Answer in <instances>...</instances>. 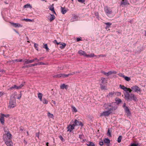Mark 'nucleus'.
<instances>
[{
  "instance_id": "obj_1",
  "label": "nucleus",
  "mask_w": 146,
  "mask_h": 146,
  "mask_svg": "<svg viewBox=\"0 0 146 146\" xmlns=\"http://www.w3.org/2000/svg\"><path fill=\"white\" fill-rule=\"evenodd\" d=\"M125 99L128 101H130L132 100L135 102L137 101V97L133 94H131L129 95V94H127L125 95Z\"/></svg>"
},
{
  "instance_id": "obj_2",
  "label": "nucleus",
  "mask_w": 146,
  "mask_h": 146,
  "mask_svg": "<svg viewBox=\"0 0 146 146\" xmlns=\"http://www.w3.org/2000/svg\"><path fill=\"white\" fill-rule=\"evenodd\" d=\"M116 109L117 107H112L111 108H110L108 110L103 111L101 113L100 116H108L111 113V111L115 110Z\"/></svg>"
},
{
  "instance_id": "obj_3",
  "label": "nucleus",
  "mask_w": 146,
  "mask_h": 146,
  "mask_svg": "<svg viewBox=\"0 0 146 146\" xmlns=\"http://www.w3.org/2000/svg\"><path fill=\"white\" fill-rule=\"evenodd\" d=\"M16 106L15 98L14 97H11L9 103V107L10 108H13Z\"/></svg>"
},
{
  "instance_id": "obj_4",
  "label": "nucleus",
  "mask_w": 146,
  "mask_h": 146,
  "mask_svg": "<svg viewBox=\"0 0 146 146\" xmlns=\"http://www.w3.org/2000/svg\"><path fill=\"white\" fill-rule=\"evenodd\" d=\"M131 89V92L133 91L134 92L139 93H140L139 94H140V93H141V89L138 86L136 85L132 86Z\"/></svg>"
},
{
  "instance_id": "obj_5",
  "label": "nucleus",
  "mask_w": 146,
  "mask_h": 146,
  "mask_svg": "<svg viewBox=\"0 0 146 146\" xmlns=\"http://www.w3.org/2000/svg\"><path fill=\"white\" fill-rule=\"evenodd\" d=\"M79 73V72H74L72 73H70V74H60L57 75L56 76V77H62L63 78L67 77H68L69 76L73 75V74H75L76 73Z\"/></svg>"
},
{
  "instance_id": "obj_6",
  "label": "nucleus",
  "mask_w": 146,
  "mask_h": 146,
  "mask_svg": "<svg viewBox=\"0 0 146 146\" xmlns=\"http://www.w3.org/2000/svg\"><path fill=\"white\" fill-rule=\"evenodd\" d=\"M4 140H3L7 146H13V143L10 140H7L6 137H4Z\"/></svg>"
},
{
  "instance_id": "obj_7",
  "label": "nucleus",
  "mask_w": 146,
  "mask_h": 146,
  "mask_svg": "<svg viewBox=\"0 0 146 146\" xmlns=\"http://www.w3.org/2000/svg\"><path fill=\"white\" fill-rule=\"evenodd\" d=\"M104 10L105 12L107 13V15L110 17H111L110 16V14H111L112 13L111 9L109 8L108 7H105L104 8Z\"/></svg>"
},
{
  "instance_id": "obj_8",
  "label": "nucleus",
  "mask_w": 146,
  "mask_h": 146,
  "mask_svg": "<svg viewBox=\"0 0 146 146\" xmlns=\"http://www.w3.org/2000/svg\"><path fill=\"white\" fill-rule=\"evenodd\" d=\"M7 137L8 138L11 139L12 138V135L9 132H7V133H5L3 135V139L4 140V137H5L7 139Z\"/></svg>"
},
{
  "instance_id": "obj_9",
  "label": "nucleus",
  "mask_w": 146,
  "mask_h": 146,
  "mask_svg": "<svg viewBox=\"0 0 146 146\" xmlns=\"http://www.w3.org/2000/svg\"><path fill=\"white\" fill-rule=\"evenodd\" d=\"M70 123V124L67 127V131L71 132L74 129L75 125L74 124H72V122H71Z\"/></svg>"
},
{
  "instance_id": "obj_10",
  "label": "nucleus",
  "mask_w": 146,
  "mask_h": 146,
  "mask_svg": "<svg viewBox=\"0 0 146 146\" xmlns=\"http://www.w3.org/2000/svg\"><path fill=\"white\" fill-rule=\"evenodd\" d=\"M119 87L122 89L125 92L129 91L130 93L131 92V90L130 88H126L123 85H122L121 84H120L119 85Z\"/></svg>"
},
{
  "instance_id": "obj_11",
  "label": "nucleus",
  "mask_w": 146,
  "mask_h": 146,
  "mask_svg": "<svg viewBox=\"0 0 146 146\" xmlns=\"http://www.w3.org/2000/svg\"><path fill=\"white\" fill-rule=\"evenodd\" d=\"M103 74L105 75L106 76H110L112 74H115L117 73L116 72L114 71H110L108 72H103Z\"/></svg>"
},
{
  "instance_id": "obj_12",
  "label": "nucleus",
  "mask_w": 146,
  "mask_h": 146,
  "mask_svg": "<svg viewBox=\"0 0 146 146\" xmlns=\"http://www.w3.org/2000/svg\"><path fill=\"white\" fill-rule=\"evenodd\" d=\"M99 82L100 85H103L107 82L105 78L104 77H102L100 79Z\"/></svg>"
},
{
  "instance_id": "obj_13",
  "label": "nucleus",
  "mask_w": 146,
  "mask_h": 146,
  "mask_svg": "<svg viewBox=\"0 0 146 146\" xmlns=\"http://www.w3.org/2000/svg\"><path fill=\"white\" fill-rule=\"evenodd\" d=\"M73 124H74L75 126L80 125L82 126L83 125L81 121H80L76 119L74 120Z\"/></svg>"
},
{
  "instance_id": "obj_14",
  "label": "nucleus",
  "mask_w": 146,
  "mask_h": 146,
  "mask_svg": "<svg viewBox=\"0 0 146 146\" xmlns=\"http://www.w3.org/2000/svg\"><path fill=\"white\" fill-rule=\"evenodd\" d=\"M125 113L127 114V116H129L131 115V113L127 107H125L124 108Z\"/></svg>"
},
{
  "instance_id": "obj_15",
  "label": "nucleus",
  "mask_w": 146,
  "mask_h": 146,
  "mask_svg": "<svg viewBox=\"0 0 146 146\" xmlns=\"http://www.w3.org/2000/svg\"><path fill=\"white\" fill-rule=\"evenodd\" d=\"M115 96V92H110L107 96V97L108 98H112Z\"/></svg>"
},
{
  "instance_id": "obj_16",
  "label": "nucleus",
  "mask_w": 146,
  "mask_h": 146,
  "mask_svg": "<svg viewBox=\"0 0 146 146\" xmlns=\"http://www.w3.org/2000/svg\"><path fill=\"white\" fill-rule=\"evenodd\" d=\"M121 5H128L129 4L127 0H122L121 2Z\"/></svg>"
},
{
  "instance_id": "obj_17",
  "label": "nucleus",
  "mask_w": 146,
  "mask_h": 146,
  "mask_svg": "<svg viewBox=\"0 0 146 146\" xmlns=\"http://www.w3.org/2000/svg\"><path fill=\"white\" fill-rule=\"evenodd\" d=\"M23 61L24 62L25 64H28L33 62V60H29L26 59H25Z\"/></svg>"
},
{
  "instance_id": "obj_18",
  "label": "nucleus",
  "mask_w": 146,
  "mask_h": 146,
  "mask_svg": "<svg viewBox=\"0 0 146 146\" xmlns=\"http://www.w3.org/2000/svg\"><path fill=\"white\" fill-rule=\"evenodd\" d=\"M111 107V104L108 103L107 104H105L103 106V108H104V109H108V110H109V109H110L109 107Z\"/></svg>"
},
{
  "instance_id": "obj_19",
  "label": "nucleus",
  "mask_w": 146,
  "mask_h": 146,
  "mask_svg": "<svg viewBox=\"0 0 146 146\" xmlns=\"http://www.w3.org/2000/svg\"><path fill=\"white\" fill-rule=\"evenodd\" d=\"M78 53L81 55H83L84 56L86 57L87 54L86 53L83 51L80 50L78 51Z\"/></svg>"
},
{
  "instance_id": "obj_20",
  "label": "nucleus",
  "mask_w": 146,
  "mask_h": 146,
  "mask_svg": "<svg viewBox=\"0 0 146 146\" xmlns=\"http://www.w3.org/2000/svg\"><path fill=\"white\" fill-rule=\"evenodd\" d=\"M68 87V86L67 85H65L64 84L61 85L60 86V88L61 89H64V88L67 89Z\"/></svg>"
},
{
  "instance_id": "obj_21",
  "label": "nucleus",
  "mask_w": 146,
  "mask_h": 146,
  "mask_svg": "<svg viewBox=\"0 0 146 146\" xmlns=\"http://www.w3.org/2000/svg\"><path fill=\"white\" fill-rule=\"evenodd\" d=\"M61 45V46H60V48L61 49H63L64 48L66 45V44L64 43H62L60 42V44H59Z\"/></svg>"
},
{
  "instance_id": "obj_22",
  "label": "nucleus",
  "mask_w": 146,
  "mask_h": 146,
  "mask_svg": "<svg viewBox=\"0 0 146 146\" xmlns=\"http://www.w3.org/2000/svg\"><path fill=\"white\" fill-rule=\"evenodd\" d=\"M11 24L15 27H22V26L20 24L17 23H11Z\"/></svg>"
},
{
  "instance_id": "obj_23",
  "label": "nucleus",
  "mask_w": 146,
  "mask_h": 146,
  "mask_svg": "<svg viewBox=\"0 0 146 146\" xmlns=\"http://www.w3.org/2000/svg\"><path fill=\"white\" fill-rule=\"evenodd\" d=\"M0 121L1 123L2 124H3L4 123V117L3 116V115H0Z\"/></svg>"
},
{
  "instance_id": "obj_24",
  "label": "nucleus",
  "mask_w": 146,
  "mask_h": 146,
  "mask_svg": "<svg viewBox=\"0 0 146 146\" xmlns=\"http://www.w3.org/2000/svg\"><path fill=\"white\" fill-rule=\"evenodd\" d=\"M38 98L40 101H42V94L41 93H38Z\"/></svg>"
},
{
  "instance_id": "obj_25",
  "label": "nucleus",
  "mask_w": 146,
  "mask_h": 146,
  "mask_svg": "<svg viewBox=\"0 0 146 146\" xmlns=\"http://www.w3.org/2000/svg\"><path fill=\"white\" fill-rule=\"evenodd\" d=\"M23 21H24L27 22H34V20L33 19L31 20L30 19H23Z\"/></svg>"
},
{
  "instance_id": "obj_26",
  "label": "nucleus",
  "mask_w": 146,
  "mask_h": 146,
  "mask_svg": "<svg viewBox=\"0 0 146 146\" xmlns=\"http://www.w3.org/2000/svg\"><path fill=\"white\" fill-rule=\"evenodd\" d=\"M86 145L88 146H95L94 144L92 142L89 141L86 144Z\"/></svg>"
},
{
  "instance_id": "obj_27",
  "label": "nucleus",
  "mask_w": 146,
  "mask_h": 146,
  "mask_svg": "<svg viewBox=\"0 0 146 146\" xmlns=\"http://www.w3.org/2000/svg\"><path fill=\"white\" fill-rule=\"evenodd\" d=\"M48 116L49 118H51L53 119L54 116L53 114L51 113H50L48 112Z\"/></svg>"
},
{
  "instance_id": "obj_28",
  "label": "nucleus",
  "mask_w": 146,
  "mask_h": 146,
  "mask_svg": "<svg viewBox=\"0 0 146 146\" xmlns=\"http://www.w3.org/2000/svg\"><path fill=\"white\" fill-rule=\"evenodd\" d=\"M24 8H32V6L30 4L28 3L27 4L25 5L24 7Z\"/></svg>"
},
{
  "instance_id": "obj_29",
  "label": "nucleus",
  "mask_w": 146,
  "mask_h": 146,
  "mask_svg": "<svg viewBox=\"0 0 146 146\" xmlns=\"http://www.w3.org/2000/svg\"><path fill=\"white\" fill-rule=\"evenodd\" d=\"M43 48L45 49L47 51H48L49 50V49L48 47L47 44H43Z\"/></svg>"
},
{
  "instance_id": "obj_30",
  "label": "nucleus",
  "mask_w": 146,
  "mask_h": 146,
  "mask_svg": "<svg viewBox=\"0 0 146 146\" xmlns=\"http://www.w3.org/2000/svg\"><path fill=\"white\" fill-rule=\"evenodd\" d=\"M61 12L63 14H64L66 13V11L65 8L61 7Z\"/></svg>"
},
{
  "instance_id": "obj_31",
  "label": "nucleus",
  "mask_w": 146,
  "mask_h": 146,
  "mask_svg": "<svg viewBox=\"0 0 146 146\" xmlns=\"http://www.w3.org/2000/svg\"><path fill=\"white\" fill-rule=\"evenodd\" d=\"M13 89H19L18 87L16 85H14L13 86L10 88L9 90H12Z\"/></svg>"
},
{
  "instance_id": "obj_32",
  "label": "nucleus",
  "mask_w": 146,
  "mask_h": 146,
  "mask_svg": "<svg viewBox=\"0 0 146 146\" xmlns=\"http://www.w3.org/2000/svg\"><path fill=\"white\" fill-rule=\"evenodd\" d=\"M101 89L102 90H107V88L106 86L103 85H100Z\"/></svg>"
},
{
  "instance_id": "obj_33",
  "label": "nucleus",
  "mask_w": 146,
  "mask_h": 146,
  "mask_svg": "<svg viewBox=\"0 0 146 146\" xmlns=\"http://www.w3.org/2000/svg\"><path fill=\"white\" fill-rule=\"evenodd\" d=\"M105 24L107 26L106 27V29H108L110 27L111 25V23H105Z\"/></svg>"
},
{
  "instance_id": "obj_34",
  "label": "nucleus",
  "mask_w": 146,
  "mask_h": 146,
  "mask_svg": "<svg viewBox=\"0 0 146 146\" xmlns=\"http://www.w3.org/2000/svg\"><path fill=\"white\" fill-rule=\"evenodd\" d=\"M95 56L94 54H91L90 55L87 54L86 57L88 58H91L92 57H94L96 56Z\"/></svg>"
},
{
  "instance_id": "obj_35",
  "label": "nucleus",
  "mask_w": 146,
  "mask_h": 146,
  "mask_svg": "<svg viewBox=\"0 0 146 146\" xmlns=\"http://www.w3.org/2000/svg\"><path fill=\"white\" fill-rule=\"evenodd\" d=\"M104 143L108 144L110 142V140L109 139L106 138L104 139Z\"/></svg>"
},
{
  "instance_id": "obj_36",
  "label": "nucleus",
  "mask_w": 146,
  "mask_h": 146,
  "mask_svg": "<svg viewBox=\"0 0 146 146\" xmlns=\"http://www.w3.org/2000/svg\"><path fill=\"white\" fill-rule=\"evenodd\" d=\"M115 100L117 104L120 103L121 101V100L118 98H116Z\"/></svg>"
},
{
  "instance_id": "obj_37",
  "label": "nucleus",
  "mask_w": 146,
  "mask_h": 146,
  "mask_svg": "<svg viewBox=\"0 0 146 146\" xmlns=\"http://www.w3.org/2000/svg\"><path fill=\"white\" fill-rule=\"evenodd\" d=\"M50 10L54 12L55 13V11L54 10V7L53 6V4L52 5H50L49 7Z\"/></svg>"
},
{
  "instance_id": "obj_38",
  "label": "nucleus",
  "mask_w": 146,
  "mask_h": 146,
  "mask_svg": "<svg viewBox=\"0 0 146 146\" xmlns=\"http://www.w3.org/2000/svg\"><path fill=\"white\" fill-rule=\"evenodd\" d=\"M111 131L109 129L108 130V132H107V135L109 137H111Z\"/></svg>"
},
{
  "instance_id": "obj_39",
  "label": "nucleus",
  "mask_w": 146,
  "mask_h": 146,
  "mask_svg": "<svg viewBox=\"0 0 146 146\" xmlns=\"http://www.w3.org/2000/svg\"><path fill=\"white\" fill-rule=\"evenodd\" d=\"M23 61L22 59H16L13 60L12 61L13 62H21Z\"/></svg>"
},
{
  "instance_id": "obj_40",
  "label": "nucleus",
  "mask_w": 146,
  "mask_h": 146,
  "mask_svg": "<svg viewBox=\"0 0 146 146\" xmlns=\"http://www.w3.org/2000/svg\"><path fill=\"white\" fill-rule=\"evenodd\" d=\"M42 102L43 104H46L48 103V101L45 98H44L42 100Z\"/></svg>"
},
{
  "instance_id": "obj_41",
  "label": "nucleus",
  "mask_w": 146,
  "mask_h": 146,
  "mask_svg": "<svg viewBox=\"0 0 146 146\" xmlns=\"http://www.w3.org/2000/svg\"><path fill=\"white\" fill-rule=\"evenodd\" d=\"M124 78L127 81H130L131 80L130 78L129 77H127V76H124Z\"/></svg>"
},
{
  "instance_id": "obj_42",
  "label": "nucleus",
  "mask_w": 146,
  "mask_h": 146,
  "mask_svg": "<svg viewBox=\"0 0 146 146\" xmlns=\"http://www.w3.org/2000/svg\"><path fill=\"white\" fill-rule=\"evenodd\" d=\"M72 111H73L75 112H77V110L76 109V108L74 106H72Z\"/></svg>"
},
{
  "instance_id": "obj_43",
  "label": "nucleus",
  "mask_w": 146,
  "mask_h": 146,
  "mask_svg": "<svg viewBox=\"0 0 146 146\" xmlns=\"http://www.w3.org/2000/svg\"><path fill=\"white\" fill-rule=\"evenodd\" d=\"M122 137L121 136H119L117 139V141L118 143H120L121 141Z\"/></svg>"
},
{
  "instance_id": "obj_44",
  "label": "nucleus",
  "mask_w": 146,
  "mask_h": 146,
  "mask_svg": "<svg viewBox=\"0 0 146 146\" xmlns=\"http://www.w3.org/2000/svg\"><path fill=\"white\" fill-rule=\"evenodd\" d=\"M1 115H3V117H9V114H7V115H5L4 114L1 113Z\"/></svg>"
},
{
  "instance_id": "obj_45",
  "label": "nucleus",
  "mask_w": 146,
  "mask_h": 146,
  "mask_svg": "<svg viewBox=\"0 0 146 146\" xmlns=\"http://www.w3.org/2000/svg\"><path fill=\"white\" fill-rule=\"evenodd\" d=\"M36 65H37V63H35L34 64H32L31 65H29L28 66H27V67H30L31 66H36Z\"/></svg>"
},
{
  "instance_id": "obj_46",
  "label": "nucleus",
  "mask_w": 146,
  "mask_h": 146,
  "mask_svg": "<svg viewBox=\"0 0 146 146\" xmlns=\"http://www.w3.org/2000/svg\"><path fill=\"white\" fill-rule=\"evenodd\" d=\"M4 130L5 132V133H7V132H9L8 129L7 127H4Z\"/></svg>"
},
{
  "instance_id": "obj_47",
  "label": "nucleus",
  "mask_w": 146,
  "mask_h": 146,
  "mask_svg": "<svg viewBox=\"0 0 146 146\" xmlns=\"http://www.w3.org/2000/svg\"><path fill=\"white\" fill-rule=\"evenodd\" d=\"M24 83L22 84H21L19 86H18V88H19V89L21 88H22V87L24 86Z\"/></svg>"
},
{
  "instance_id": "obj_48",
  "label": "nucleus",
  "mask_w": 146,
  "mask_h": 146,
  "mask_svg": "<svg viewBox=\"0 0 146 146\" xmlns=\"http://www.w3.org/2000/svg\"><path fill=\"white\" fill-rule=\"evenodd\" d=\"M121 95V93L120 92H115V95L117 96H120Z\"/></svg>"
},
{
  "instance_id": "obj_49",
  "label": "nucleus",
  "mask_w": 146,
  "mask_h": 146,
  "mask_svg": "<svg viewBox=\"0 0 146 146\" xmlns=\"http://www.w3.org/2000/svg\"><path fill=\"white\" fill-rule=\"evenodd\" d=\"M37 63V65H45L44 63L42 62H39Z\"/></svg>"
},
{
  "instance_id": "obj_50",
  "label": "nucleus",
  "mask_w": 146,
  "mask_h": 146,
  "mask_svg": "<svg viewBox=\"0 0 146 146\" xmlns=\"http://www.w3.org/2000/svg\"><path fill=\"white\" fill-rule=\"evenodd\" d=\"M78 1L79 2H80L82 3H84L85 1V0H78Z\"/></svg>"
},
{
  "instance_id": "obj_51",
  "label": "nucleus",
  "mask_w": 146,
  "mask_h": 146,
  "mask_svg": "<svg viewBox=\"0 0 146 146\" xmlns=\"http://www.w3.org/2000/svg\"><path fill=\"white\" fill-rule=\"evenodd\" d=\"M118 75L124 78V76L123 75V74H122L121 73H119L118 74Z\"/></svg>"
},
{
  "instance_id": "obj_52",
  "label": "nucleus",
  "mask_w": 146,
  "mask_h": 146,
  "mask_svg": "<svg viewBox=\"0 0 146 146\" xmlns=\"http://www.w3.org/2000/svg\"><path fill=\"white\" fill-rule=\"evenodd\" d=\"M53 42L54 43H56L57 44H60V42H58L56 40H54Z\"/></svg>"
},
{
  "instance_id": "obj_53",
  "label": "nucleus",
  "mask_w": 146,
  "mask_h": 146,
  "mask_svg": "<svg viewBox=\"0 0 146 146\" xmlns=\"http://www.w3.org/2000/svg\"><path fill=\"white\" fill-rule=\"evenodd\" d=\"M32 60H33V62L35 61V60H36V61L37 62H38L39 61V60L37 58H35L34 59H33Z\"/></svg>"
},
{
  "instance_id": "obj_54",
  "label": "nucleus",
  "mask_w": 146,
  "mask_h": 146,
  "mask_svg": "<svg viewBox=\"0 0 146 146\" xmlns=\"http://www.w3.org/2000/svg\"><path fill=\"white\" fill-rule=\"evenodd\" d=\"M99 144L101 146L103 145L104 144L103 142L102 141H100L99 142Z\"/></svg>"
},
{
  "instance_id": "obj_55",
  "label": "nucleus",
  "mask_w": 146,
  "mask_h": 146,
  "mask_svg": "<svg viewBox=\"0 0 146 146\" xmlns=\"http://www.w3.org/2000/svg\"><path fill=\"white\" fill-rule=\"evenodd\" d=\"M34 47L35 48H37L38 46V45L35 43L34 44Z\"/></svg>"
},
{
  "instance_id": "obj_56",
  "label": "nucleus",
  "mask_w": 146,
  "mask_h": 146,
  "mask_svg": "<svg viewBox=\"0 0 146 146\" xmlns=\"http://www.w3.org/2000/svg\"><path fill=\"white\" fill-rule=\"evenodd\" d=\"M39 133H36V137H37L38 138L39 137Z\"/></svg>"
},
{
  "instance_id": "obj_57",
  "label": "nucleus",
  "mask_w": 146,
  "mask_h": 146,
  "mask_svg": "<svg viewBox=\"0 0 146 146\" xmlns=\"http://www.w3.org/2000/svg\"><path fill=\"white\" fill-rule=\"evenodd\" d=\"M21 97V93L19 95V96L18 98H17L18 99H20Z\"/></svg>"
},
{
  "instance_id": "obj_58",
  "label": "nucleus",
  "mask_w": 146,
  "mask_h": 146,
  "mask_svg": "<svg viewBox=\"0 0 146 146\" xmlns=\"http://www.w3.org/2000/svg\"><path fill=\"white\" fill-rule=\"evenodd\" d=\"M77 41H79L80 40H81V38H77Z\"/></svg>"
},
{
  "instance_id": "obj_59",
  "label": "nucleus",
  "mask_w": 146,
  "mask_h": 146,
  "mask_svg": "<svg viewBox=\"0 0 146 146\" xmlns=\"http://www.w3.org/2000/svg\"><path fill=\"white\" fill-rule=\"evenodd\" d=\"M60 138L61 139V140H62L63 139V138L61 136H59Z\"/></svg>"
},
{
  "instance_id": "obj_60",
  "label": "nucleus",
  "mask_w": 146,
  "mask_h": 146,
  "mask_svg": "<svg viewBox=\"0 0 146 146\" xmlns=\"http://www.w3.org/2000/svg\"><path fill=\"white\" fill-rule=\"evenodd\" d=\"M125 103H124V104H123V107H124V108H125V107H126V106H125Z\"/></svg>"
},
{
  "instance_id": "obj_61",
  "label": "nucleus",
  "mask_w": 146,
  "mask_h": 146,
  "mask_svg": "<svg viewBox=\"0 0 146 146\" xmlns=\"http://www.w3.org/2000/svg\"><path fill=\"white\" fill-rule=\"evenodd\" d=\"M43 59V57H41V58H40L39 59V61L40 60H42Z\"/></svg>"
},
{
  "instance_id": "obj_62",
  "label": "nucleus",
  "mask_w": 146,
  "mask_h": 146,
  "mask_svg": "<svg viewBox=\"0 0 146 146\" xmlns=\"http://www.w3.org/2000/svg\"><path fill=\"white\" fill-rule=\"evenodd\" d=\"M24 143H25V144H27V142L25 140H24Z\"/></svg>"
},
{
  "instance_id": "obj_63",
  "label": "nucleus",
  "mask_w": 146,
  "mask_h": 146,
  "mask_svg": "<svg viewBox=\"0 0 146 146\" xmlns=\"http://www.w3.org/2000/svg\"><path fill=\"white\" fill-rule=\"evenodd\" d=\"M52 102L54 104H56V103L55 101L52 100Z\"/></svg>"
},
{
  "instance_id": "obj_64",
  "label": "nucleus",
  "mask_w": 146,
  "mask_h": 146,
  "mask_svg": "<svg viewBox=\"0 0 146 146\" xmlns=\"http://www.w3.org/2000/svg\"><path fill=\"white\" fill-rule=\"evenodd\" d=\"M54 19H49V21H50V22H51Z\"/></svg>"
}]
</instances>
